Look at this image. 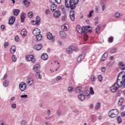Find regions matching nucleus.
<instances>
[{"mask_svg":"<svg viewBox=\"0 0 125 125\" xmlns=\"http://www.w3.org/2000/svg\"><path fill=\"white\" fill-rule=\"evenodd\" d=\"M125 87V72L122 71L121 72L117 77V81L110 88L112 92H117V90L121 86Z\"/></svg>","mask_w":125,"mask_h":125,"instance_id":"1","label":"nucleus"},{"mask_svg":"<svg viewBox=\"0 0 125 125\" xmlns=\"http://www.w3.org/2000/svg\"><path fill=\"white\" fill-rule=\"evenodd\" d=\"M79 3V0H65V5L66 8H70V9H75L76 8V4Z\"/></svg>","mask_w":125,"mask_h":125,"instance_id":"2","label":"nucleus"},{"mask_svg":"<svg viewBox=\"0 0 125 125\" xmlns=\"http://www.w3.org/2000/svg\"><path fill=\"white\" fill-rule=\"evenodd\" d=\"M76 30L79 34H86V33H91L92 30L90 29V26H86L81 27L80 25H78L76 27Z\"/></svg>","mask_w":125,"mask_h":125,"instance_id":"3","label":"nucleus"},{"mask_svg":"<svg viewBox=\"0 0 125 125\" xmlns=\"http://www.w3.org/2000/svg\"><path fill=\"white\" fill-rule=\"evenodd\" d=\"M33 34L34 36H36L37 41H41L42 39V36L41 35V30L39 28L35 29L33 31Z\"/></svg>","mask_w":125,"mask_h":125,"instance_id":"4","label":"nucleus"},{"mask_svg":"<svg viewBox=\"0 0 125 125\" xmlns=\"http://www.w3.org/2000/svg\"><path fill=\"white\" fill-rule=\"evenodd\" d=\"M119 115V110L117 109H112L108 112V117L110 118H116Z\"/></svg>","mask_w":125,"mask_h":125,"instance_id":"5","label":"nucleus"},{"mask_svg":"<svg viewBox=\"0 0 125 125\" xmlns=\"http://www.w3.org/2000/svg\"><path fill=\"white\" fill-rule=\"evenodd\" d=\"M25 59L27 61H32V63H36V61L34 55H28L25 56Z\"/></svg>","mask_w":125,"mask_h":125,"instance_id":"6","label":"nucleus"},{"mask_svg":"<svg viewBox=\"0 0 125 125\" xmlns=\"http://www.w3.org/2000/svg\"><path fill=\"white\" fill-rule=\"evenodd\" d=\"M26 83L27 84H28L29 86L34 85V84H35L34 82V79L31 77L27 78L26 80Z\"/></svg>","mask_w":125,"mask_h":125,"instance_id":"7","label":"nucleus"},{"mask_svg":"<svg viewBox=\"0 0 125 125\" xmlns=\"http://www.w3.org/2000/svg\"><path fill=\"white\" fill-rule=\"evenodd\" d=\"M31 23L32 25H38L39 26L41 24V18L39 16L36 17V21H33Z\"/></svg>","mask_w":125,"mask_h":125,"instance_id":"8","label":"nucleus"},{"mask_svg":"<svg viewBox=\"0 0 125 125\" xmlns=\"http://www.w3.org/2000/svg\"><path fill=\"white\" fill-rule=\"evenodd\" d=\"M26 87H27V84L25 82H21L20 83L19 88L21 91H23L24 89H26Z\"/></svg>","mask_w":125,"mask_h":125,"instance_id":"9","label":"nucleus"},{"mask_svg":"<svg viewBox=\"0 0 125 125\" xmlns=\"http://www.w3.org/2000/svg\"><path fill=\"white\" fill-rule=\"evenodd\" d=\"M84 57H85V54H80L79 57L77 58V61L78 62H82L83 59H84Z\"/></svg>","mask_w":125,"mask_h":125,"instance_id":"10","label":"nucleus"},{"mask_svg":"<svg viewBox=\"0 0 125 125\" xmlns=\"http://www.w3.org/2000/svg\"><path fill=\"white\" fill-rule=\"evenodd\" d=\"M47 37L48 40L50 41H52V42H54L55 40V37L52 35V34L50 32H48L47 33Z\"/></svg>","mask_w":125,"mask_h":125,"instance_id":"11","label":"nucleus"},{"mask_svg":"<svg viewBox=\"0 0 125 125\" xmlns=\"http://www.w3.org/2000/svg\"><path fill=\"white\" fill-rule=\"evenodd\" d=\"M53 16L55 18H59L61 16V12L59 10H57L54 12Z\"/></svg>","mask_w":125,"mask_h":125,"instance_id":"12","label":"nucleus"},{"mask_svg":"<svg viewBox=\"0 0 125 125\" xmlns=\"http://www.w3.org/2000/svg\"><path fill=\"white\" fill-rule=\"evenodd\" d=\"M15 22V17L11 16L9 20V24L13 25Z\"/></svg>","mask_w":125,"mask_h":125,"instance_id":"13","label":"nucleus"},{"mask_svg":"<svg viewBox=\"0 0 125 125\" xmlns=\"http://www.w3.org/2000/svg\"><path fill=\"white\" fill-rule=\"evenodd\" d=\"M118 65L121 70H123V71L124 70H125V64L122 62H119L118 63Z\"/></svg>","mask_w":125,"mask_h":125,"instance_id":"14","label":"nucleus"},{"mask_svg":"<svg viewBox=\"0 0 125 125\" xmlns=\"http://www.w3.org/2000/svg\"><path fill=\"white\" fill-rule=\"evenodd\" d=\"M107 56H108V53L105 52L102 56L101 61V62H104L105 60H106V58H107Z\"/></svg>","mask_w":125,"mask_h":125,"instance_id":"15","label":"nucleus"},{"mask_svg":"<svg viewBox=\"0 0 125 125\" xmlns=\"http://www.w3.org/2000/svg\"><path fill=\"white\" fill-rule=\"evenodd\" d=\"M73 46H70L69 48H67L66 49V53H67L68 54H71L73 51Z\"/></svg>","mask_w":125,"mask_h":125,"instance_id":"16","label":"nucleus"},{"mask_svg":"<svg viewBox=\"0 0 125 125\" xmlns=\"http://www.w3.org/2000/svg\"><path fill=\"white\" fill-rule=\"evenodd\" d=\"M42 47V45L41 44H38L36 45L33 48L34 49H36V50H41Z\"/></svg>","mask_w":125,"mask_h":125,"instance_id":"17","label":"nucleus"},{"mask_svg":"<svg viewBox=\"0 0 125 125\" xmlns=\"http://www.w3.org/2000/svg\"><path fill=\"white\" fill-rule=\"evenodd\" d=\"M70 17L71 21H75V12H70Z\"/></svg>","mask_w":125,"mask_h":125,"instance_id":"18","label":"nucleus"},{"mask_svg":"<svg viewBox=\"0 0 125 125\" xmlns=\"http://www.w3.org/2000/svg\"><path fill=\"white\" fill-rule=\"evenodd\" d=\"M27 33L28 32H27V30L26 29H23L21 32V35L22 37H26V36H27Z\"/></svg>","mask_w":125,"mask_h":125,"instance_id":"19","label":"nucleus"},{"mask_svg":"<svg viewBox=\"0 0 125 125\" xmlns=\"http://www.w3.org/2000/svg\"><path fill=\"white\" fill-rule=\"evenodd\" d=\"M60 37L62 38V39H65L66 37H67V34H66V33L63 31H61L60 32Z\"/></svg>","mask_w":125,"mask_h":125,"instance_id":"20","label":"nucleus"},{"mask_svg":"<svg viewBox=\"0 0 125 125\" xmlns=\"http://www.w3.org/2000/svg\"><path fill=\"white\" fill-rule=\"evenodd\" d=\"M69 28V25L67 24H64L62 25V28L63 31H67Z\"/></svg>","mask_w":125,"mask_h":125,"instance_id":"21","label":"nucleus"},{"mask_svg":"<svg viewBox=\"0 0 125 125\" xmlns=\"http://www.w3.org/2000/svg\"><path fill=\"white\" fill-rule=\"evenodd\" d=\"M41 58L43 60H47V58H48V55H47L46 53H44L42 54Z\"/></svg>","mask_w":125,"mask_h":125,"instance_id":"22","label":"nucleus"},{"mask_svg":"<svg viewBox=\"0 0 125 125\" xmlns=\"http://www.w3.org/2000/svg\"><path fill=\"white\" fill-rule=\"evenodd\" d=\"M13 14L15 16H18L19 14V12H20V10L19 9H14L13 10Z\"/></svg>","mask_w":125,"mask_h":125,"instance_id":"23","label":"nucleus"},{"mask_svg":"<svg viewBox=\"0 0 125 125\" xmlns=\"http://www.w3.org/2000/svg\"><path fill=\"white\" fill-rule=\"evenodd\" d=\"M25 18H26V16L24 14V13H22L21 15V22H22V23L25 21Z\"/></svg>","mask_w":125,"mask_h":125,"instance_id":"24","label":"nucleus"},{"mask_svg":"<svg viewBox=\"0 0 125 125\" xmlns=\"http://www.w3.org/2000/svg\"><path fill=\"white\" fill-rule=\"evenodd\" d=\"M40 68V65L39 64H36L35 65H34L33 66V70L34 71V72H36L37 71H38V70H39V68Z\"/></svg>","mask_w":125,"mask_h":125,"instance_id":"25","label":"nucleus"},{"mask_svg":"<svg viewBox=\"0 0 125 125\" xmlns=\"http://www.w3.org/2000/svg\"><path fill=\"white\" fill-rule=\"evenodd\" d=\"M78 98H79V99L80 100H82V101H83V100H84V99H85V97H84V95L83 94H81L80 95H79L78 96Z\"/></svg>","mask_w":125,"mask_h":125,"instance_id":"26","label":"nucleus"},{"mask_svg":"<svg viewBox=\"0 0 125 125\" xmlns=\"http://www.w3.org/2000/svg\"><path fill=\"white\" fill-rule=\"evenodd\" d=\"M116 119H117L118 124H122V123H123V120H122L121 116H117Z\"/></svg>","mask_w":125,"mask_h":125,"instance_id":"27","label":"nucleus"},{"mask_svg":"<svg viewBox=\"0 0 125 125\" xmlns=\"http://www.w3.org/2000/svg\"><path fill=\"white\" fill-rule=\"evenodd\" d=\"M16 51V46H13L10 49L11 53H14Z\"/></svg>","mask_w":125,"mask_h":125,"instance_id":"28","label":"nucleus"},{"mask_svg":"<svg viewBox=\"0 0 125 125\" xmlns=\"http://www.w3.org/2000/svg\"><path fill=\"white\" fill-rule=\"evenodd\" d=\"M76 92L77 93H81L82 92V87H78L75 89Z\"/></svg>","mask_w":125,"mask_h":125,"instance_id":"29","label":"nucleus"},{"mask_svg":"<svg viewBox=\"0 0 125 125\" xmlns=\"http://www.w3.org/2000/svg\"><path fill=\"white\" fill-rule=\"evenodd\" d=\"M51 11H55L56 10V5L54 4H53L51 6Z\"/></svg>","mask_w":125,"mask_h":125,"instance_id":"30","label":"nucleus"},{"mask_svg":"<svg viewBox=\"0 0 125 125\" xmlns=\"http://www.w3.org/2000/svg\"><path fill=\"white\" fill-rule=\"evenodd\" d=\"M36 77L37 79H42V75L39 71H37L36 73Z\"/></svg>","mask_w":125,"mask_h":125,"instance_id":"31","label":"nucleus"},{"mask_svg":"<svg viewBox=\"0 0 125 125\" xmlns=\"http://www.w3.org/2000/svg\"><path fill=\"white\" fill-rule=\"evenodd\" d=\"M9 83V82L7 80H6L3 82V84L4 86H5V87H6L8 86Z\"/></svg>","mask_w":125,"mask_h":125,"instance_id":"32","label":"nucleus"},{"mask_svg":"<svg viewBox=\"0 0 125 125\" xmlns=\"http://www.w3.org/2000/svg\"><path fill=\"white\" fill-rule=\"evenodd\" d=\"M123 102H124V99L123 98H121L119 100L118 105H119V106L122 105V104H123Z\"/></svg>","mask_w":125,"mask_h":125,"instance_id":"33","label":"nucleus"},{"mask_svg":"<svg viewBox=\"0 0 125 125\" xmlns=\"http://www.w3.org/2000/svg\"><path fill=\"white\" fill-rule=\"evenodd\" d=\"M23 2L26 7H28L30 5V2L27 1V0H24Z\"/></svg>","mask_w":125,"mask_h":125,"instance_id":"34","label":"nucleus"},{"mask_svg":"<svg viewBox=\"0 0 125 125\" xmlns=\"http://www.w3.org/2000/svg\"><path fill=\"white\" fill-rule=\"evenodd\" d=\"M91 82H94L96 80V77L94 75H92L90 78Z\"/></svg>","mask_w":125,"mask_h":125,"instance_id":"35","label":"nucleus"},{"mask_svg":"<svg viewBox=\"0 0 125 125\" xmlns=\"http://www.w3.org/2000/svg\"><path fill=\"white\" fill-rule=\"evenodd\" d=\"M118 49L116 48H113L110 50V53H112V54H113V53H116Z\"/></svg>","mask_w":125,"mask_h":125,"instance_id":"36","label":"nucleus"},{"mask_svg":"<svg viewBox=\"0 0 125 125\" xmlns=\"http://www.w3.org/2000/svg\"><path fill=\"white\" fill-rule=\"evenodd\" d=\"M12 59L13 62H16V61H17V58L16 57V55H13L12 57Z\"/></svg>","mask_w":125,"mask_h":125,"instance_id":"37","label":"nucleus"},{"mask_svg":"<svg viewBox=\"0 0 125 125\" xmlns=\"http://www.w3.org/2000/svg\"><path fill=\"white\" fill-rule=\"evenodd\" d=\"M34 16V14H33V12H29L28 14V16L29 18H32L33 16Z\"/></svg>","mask_w":125,"mask_h":125,"instance_id":"38","label":"nucleus"},{"mask_svg":"<svg viewBox=\"0 0 125 125\" xmlns=\"http://www.w3.org/2000/svg\"><path fill=\"white\" fill-rule=\"evenodd\" d=\"M62 21H66V20H67V16H66V15L62 16Z\"/></svg>","mask_w":125,"mask_h":125,"instance_id":"39","label":"nucleus"},{"mask_svg":"<svg viewBox=\"0 0 125 125\" xmlns=\"http://www.w3.org/2000/svg\"><path fill=\"white\" fill-rule=\"evenodd\" d=\"M93 12H94L93 10L89 11V14L87 16L88 18H90V17H91L92 16V13H93Z\"/></svg>","mask_w":125,"mask_h":125,"instance_id":"40","label":"nucleus"},{"mask_svg":"<svg viewBox=\"0 0 125 125\" xmlns=\"http://www.w3.org/2000/svg\"><path fill=\"white\" fill-rule=\"evenodd\" d=\"M73 90H74V88L73 87L70 86L68 88V91H69L70 93L73 92Z\"/></svg>","mask_w":125,"mask_h":125,"instance_id":"41","label":"nucleus"},{"mask_svg":"<svg viewBox=\"0 0 125 125\" xmlns=\"http://www.w3.org/2000/svg\"><path fill=\"white\" fill-rule=\"evenodd\" d=\"M100 106H101V104H100V103H97L96 104L95 108V109H98L99 108Z\"/></svg>","mask_w":125,"mask_h":125,"instance_id":"42","label":"nucleus"},{"mask_svg":"<svg viewBox=\"0 0 125 125\" xmlns=\"http://www.w3.org/2000/svg\"><path fill=\"white\" fill-rule=\"evenodd\" d=\"M114 16H115V18H119V17H120V16H121V15L120 14V13L117 12L115 13Z\"/></svg>","mask_w":125,"mask_h":125,"instance_id":"43","label":"nucleus"},{"mask_svg":"<svg viewBox=\"0 0 125 125\" xmlns=\"http://www.w3.org/2000/svg\"><path fill=\"white\" fill-rule=\"evenodd\" d=\"M113 41H114V38H113V37H111L108 38V42H110V43L113 42Z\"/></svg>","mask_w":125,"mask_h":125,"instance_id":"44","label":"nucleus"},{"mask_svg":"<svg viewBox=\"0 0 125 125\" xmlns=\"http://www.w3.org/2000/svg\"><path fill=\"white\" fill-rule=\"evenodd\" d=\"M90 93H91V94H94V91H93V88H92V87L90 88Z\"/></svg>","mask_w":125,"mask_h":125,"instance_id":"45","label":"nucleus"},{"mask_svg":"<svg viewBox=\"0 0 125 125\" xmlns=\"http://www.w3.org/2000/svg\"><path fill=\"white\" fill-rule=\"evenodd\" d=\"M9 44V43L7 42H4V48H6V47H7V46H8Z\"/></svg>","mask_w":125,"mask_h":125,"instance_id":"46","label":"nucleus"},{"mask_svg":"<svg viewBox=\"0 0 125 125\" xmlns=\"http://www.w3.org/2000/svg\"><path fill=\"white\" fill-rule=\"evenodd\" d=\"M98 79L100 81V82H102L103 80V77H102V75H100L98 76Z\"/></svg>","mask_w":125,"mask_h":125,"instance_id":"47","label":"nucleus"},{"mask_svg":"<svg viewBox=\"0 0 125 125\" xmlns=\"http://www.w3.org/2000/svg\"><path fill=\"white\" fill-rule=\"evenodd\" d=\"M99 30H100V26L98 25L96 29V33H99Z\"/></svg>","mask_w":125,"mask_h":125,"instance_id":"48","label":"nucleus"},{"mask_svg":"<svg viewBox=\"0 0 125 125\" xmlns=\"http://www.w3.org/2000/svg\"><path fill=\"white\" fill-rule=\"evenodd\" d=\"M73 51H78L79 50V48L73 46Z\"/></svg>","mask_w":125,"mask_h":125,"instance_id":"49","label":"nucleus"},{"mask_svg":"<svg viewBox=\"0 0 125 125\" xmlns=\"http://www.w3.org/2000/svg\"><path fill=\"white\" fill-rule=\"evenodd\" d=\"M87 35L86 34H85L83 36L84 41H87Z\"/></svg>","mask_w":125,"mask_h":125,"instance_id":"50","label":"nucleus"},{"mask_svg":"<svg viewBox=\"0 0 125 125\" xmlns=\"http://www.w3.org/2000/svg\"><path fill=\"white\" fill-rule=\"evenodd\" d=\"M45 14H46V15H48V14H49L50 13L49 9H46L45 11Z\"/></svg>","mask_w":125,"mask_h":125,"instance_id":"51","label":"nucleus"},{"mask_svg":"<svg viewBox=\"0 0 125 125\" xmlns=\"http://www.w3.org/2000/svg\"><path fill=\"white\" fill-rule=\"evenodd\" d=\"M15 42H18V41H19V36H18V35L16 36L15 38Z\"/></svg>","mask_w":125,"mask_h":125,"instance_id":"52","label":"nucleus"},{"mask_svg":"<svg viewBox=\"0 0 125 125\" xmlns=\"http://www.w3.org/2000/svg\"><path fill=\"white\" fill-rule=\"evenodd\" d=\"M13 100H15V97H12L11 98V99L9 100V102H10V103H11V102H12V101H13Z\"/></svg>","mask_w":125,"mask_h":125,"instance_id":"53","label":"nucleus"},{"mask_svg":"<svg viewBox=\"0 0 125 125\" xmlns=\"http://www.w3.org/2000/svg\"><path fill=\"white\" fill-rule=\"evenodd\" d=\"M102 72H103V73H104V72H105L106 71V67H102V69H101Z\"/></svg>","mask_w":125,"mask_h":125,"instance_id":"54","label":"nucleus"},{"mask_svg":"<svg viewBox=\"0 0 125 125\" xmlns=\"http://www.w3.org/2000/svg\"><path fill=\"white\" fill-rule=\"evenodd\" d=\"M61 8L62 12H66V9H65V8H64L63 6H62Z\"/></svg>","mask_w":125,"mask_h":125,"instance_id":"55","label":"nucleus"},{"mask_svg":"<svg viewBox=\"0 0 125 125\" xmlns=\"http://www.w3.org/2000/svg\"><path fill=\"white\" fill-rule=\"evenodd\" d=\"M21 98H26L28 97V96L27 95H21Z\"/></svg>","mask_w":125,"mask_h":125,"instance_id":"56","label":"nucleus"},{"mask_svg":"<svg viewBox=\"0 0 125 125\" xmlns=\"http://www.w3.org/2000/svg\"><path fill=\"white\" fill-rule=\"evenodd\" d=\"M62 79V77L61 76H58L57 78H56V80L57 81H60V80H61Z\"/></svg>","mask_w":125,"mask_h":125,"instance_id":"57","label":"nucleus"},{"mask_svg":"<svg viewBox=\"0 0 125 125\" xmlns=\"http://www.w3.org/2000/svg\"><path fill=\"white\" fill-rule=\"evenodd\" d=\"M62 0H55V2H57L58 4H59V3H61V1Z\"/></svg>","mask_w":125,"mask_h":125,"instance_id":"58","label":"nucleus"},{"mask_svg":"<svg viewBox=\"0 0 125 125\" xmlns=\"http://www.w3.org/2000/svg\"><path fill=\"white\" fill-rule=\"evenodd\" d=\"M12 108H13V109H16V104H13L12 105Z\"/></svg>","mask_w":125,"mask_h":125,"instance_id":"59","label":"nucleus"},{"mask_svg":"<svg viewBox=\"0 0 125 125\" xmlns=\"http://www.w3.org/2000/svg\"><path fill=\"white\" fill-rule=\"evenodd\" d=\"M6 78H7V74L6 73L4 75V76H3V78H2V80H5V79H6Z\"/></svg>","mask_w":125,"mask_h":125,"instance_id":"60","label":"nucleus"},{"mask_svg":"<svg viewBox=\"0 0 125 125\" xmlns=\"http://www.w3.org/2000/svg\"><path fill=\"white\" fill-rule=\"evenodd\" d=\"M125 105H122L120 109L121 110V111H124V110H125Z\"/></svg>","mask_w":125,"mask_h":125,"instance_id":"61","label":"nucleus"},{"mask_svg":"<svg viewBox=\"0 0 125 125\" xmlns=\"http://www.w3.org/2000/svg\"><path fill=\"white\" fill-rule=\"evenodd\" d=\"M50 2L52 4H54V3H55V0H50Z\"/></svg>","mask_w":125,"mask_h":125,"instance_id":"62","label":"nucleus"},{"mask_svg":"<svg viewBox=\"0 0 125 125\" xmlns=\"http://www.w3.org/2000/svg\"><path fill=\"white\" fill-rule=\"evenodd\" d=\"M121 116H122V117H125V112H122V113H121Z\"/></svg>","mask_w":125,"mask_h":125,"instance_id":"63","label":"nucleus"},{"mask_svg":"<svg viewBox=\"0 0 125 125\" xmlns=\"http://www.w3.org/2000/svg\"><path fill=\"white\" fill-rule=\"evenodd\" d=\"M3 123L4 122L2 121H0V125H4V124Z\"/></svg>","mask_w":125,"mask_h":125,"instance_id":"64","label":"nucleus"}]
</instances>
